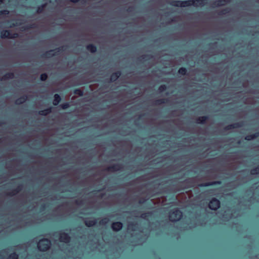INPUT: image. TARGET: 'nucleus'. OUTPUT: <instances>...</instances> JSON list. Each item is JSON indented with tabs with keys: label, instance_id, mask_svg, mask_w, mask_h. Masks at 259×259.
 I'll return each instance as SVG.
<instances>
[{
	"label": "nucleus",
	"instance_id": "22",
	"mask_svg": "<svg viewBox=\"0 0 259 259\" xmlns=\"http://www.w3.org/2000/svg\"><path fill=\"white\" fill-rule=\"evenodd\" d=\"M70 105L68 103H65L61 104L60 106L63 109H66L69 107Z\"/></svg>",
	"mask_w": 259,
	"mask_h": 259
},
{
	"label": "nucleus",
	"instance_id": "33",
	"mask_svg": "<svg viewBox=\"0 0 259 259\" xmlns=\"http://www.w3.org/2000/svg\"><path fill=\"white\" fill-rule=\"evenodd\" d=\"M51 52H52V51H51L49 53L50 54Z\"/></svg>",
	"mask_w": 259,
	"mask_h": 259
},
{
	"label": "nucleus",
	"instance_id": "26",
	"mask_svg": "<svg viewBox=\"0 0 259 259\" xmlns=\"http://www.w3.org/2000/svg\"><path fill=\"white\" fill-rule=\"evenodd\" d=\"M226 4V1L225 0H220L218 1L217 2V5L218 6H223Z\"/></svg>",
	"mask_w": 259,
	"mask_h": 259
},
{
	"label": "nucleus",
	"instance_id": "31",
	"mask_svg": "<svg viewBox=\"0 0 259 259\" xmlns=\"http://www.w3.org/2000/svg\"><path fill=\"white\" fill-rule=\"evenodd\" d=\"M3 3V0H0V4Z\"/></svg>",
	"mask_w": 259,
	"mask_h": 259
},
{
	"label": "nucleus",
	"instance_id": "34",
	"mask_svg": "<svg viewBox=\"0 0 259 259\" xmlns=\"http://www.w3.org/2000/svg\"><path fill=\"white\" fill-rule=\"evenodd\" d=\"M257 201L259 202V200L258 199H257Z\"/></svg>",
	"mask_w": 259,
	"mask_h": 259
},
{
	"label": "nucleus",
	"instance_id": "16",
	"mask_svg": "<svg viewBox=\"0 0 259 259\" xmlns=\"http://www.w3.org/2000/svg\"><path fill=\"white\" fill-rule=\"evenodd\" d=\"M207 119L206 116L199 117L197 119V122L198 123H204Z\"/></svg>",
	"mask_w": 259,
	"mask_h": 259
},
{
	"label": "nucleus",
	"instance_id": "6",
	"mask_svg": "<svg viewBox=\"0 0 259 259\" xmlns=\"http://www.w3.org/2000/svg\"><path fill=\"white\" fill-rule=\"evenodd\" d=\"M17 35V34L14 33L12 34L8 30H4L1 32V37L2 38H15Z\"/></svg>",
	"mask_w": 259,
	"mask_h": 259
},
{
	"label": "nucleus",
	"instance_id": "14",
	"mask_svg": "<svg viewBox=\"0 0 259 259\" xmlns=\"http://www.w3.org/2000/svg\"><path fill=\"white\" fill-rule=\"evenodd\" d=\"M258 133H255V134H253V135H250L246 136L245 137V139L246 140L250 141V140H252L255 139V138L258 137Z\"/></svg>",
	"mask_w": 259,
	"mask_h": 259
},
{
	"label": "nucleus",
	"instance_id": "18",
	"mask_svg": "<svg viewBox=\"0 0 259 259\" xmlns=\"http://www.w3.org/2000/svg\"><path fill=\"white\" fill-rule=\"evenodd\" d=\"M250 174L252 175L259 174V165L256 168L251 169Z\"/></svg>",
	"mask_w": 259,
	"mask_h": 259
},
{
	"label": "nucleus",
	"instance_id": "2",
	"mask_svg": "<svg viewBox=\"0 0 259 259\" xmlns=\"http://www.w3.org/2000/svg\"><path fill=\"white\" fill-rule=\"evenodd\" d=\"M204 0H188L185 1H177L172 2L171 5L176 7H185L189 6L196 7L203 6L205 5Z\"/></svg>",
	"mask_w": 259,
	"mask_h": 259
},
{
	"label": "nucleus",
	"instance_id": "13",
	"mask_svg": "<svg viewBox=\"0 0 259 259\" xmlns=\"http://www.w3.org/2000/svg\"><path fill=\"white\" fill-rule=\"evenodd\" d=\"M240 126V125L239 123H233V124H232L227 126L226 127V130H231L233 128H235L239 127Z\"/></svg>",
	"mask_w": 259,
	"mask_h": 259
},
{
	"label": "nucleus",
	"instance_id": "12",
	"mask_svg": "<svg viewBox=\"0 0 259 259\" xmlns=\"http://www.w3.org/2000/svg\"><path fill=\"white\" fill-rule=\"evenodd\" d=\"M61 101V97L58 94H55L54 95V99L53 100V104L54 105H57Z\"/></svg>",
	"mask_w": 259,
	"mask_h": 259
},
{
	"label": "nucleus",
	"instance_id": "24",
	"mask_svg": "<svg viewBox=\"0 0 259 259\" xmlns=\"http://www.w3.org/2000/svg\"><path fill=\"white\" fill-rule=\"evenodd\" d=\"M9 14V11L8 10H3L0 11V17L2 15H8Z\"/></svg>",
	"mask_w": 259,
	"mask_h": 259
},
{
	"label": "nucleus",
	"instance_id": "23",
	"mask_svg": "<svg viewBox=\"0 0 259 259\" xmlns=\"http://www.w3.org/2000/svg\"><path fill=\"white\" fill-rule=\"evenodd\" d=\"M47 74L46 73H43L42 74L40 75V80H42V81H45L47 79Z\"/></svg>",
	"mask_w": 259,
	"mask_h": 259
},
{
	"label": "nucleus",
	"instance_id": "25",
	"mask_svg": "<svg viewBox=\"0 0 259 259\" xmlns=\"http://www.w3.org/2000/svg\"><path fill=\"white\" fill-rule=\"evenodd\" d=\"M179 73L182 75H184L186 73V69L184 68H181L179 70Z\"/></svg>",
	"mask_w": 259,
	"mask_h": 259
},
{
	"label": "nucleus",
	"instance_id": "4",
	"mask_svg": "<svg viewBox=\"0 0 259 259\" xmlns=\"http://www.w3.org/2000/svg\"><path fill=\"white\" fill-rule=\"evenodd\" d=\"M51 245L50 240L48 239H42L37 243V247L40 251H45L50 248Z\"/></svg>",
	"mask_w": 259,
	"mask_h": 259
},
{
	"label": "nucleus",
	"instance_id": "8",
	"mask_svg": "<svg viewBox=\"0 0 259 259\" xmlns=\"http://www.w3.org/2000/svg\"><path fill=\"white\" fill-rule=\"evenodd\" d=\"M122 227V224L121 222H115L112 224V229L113 230L118 231Z\"/></svg>",
	"mask_w": 259,
	"mask_h": 259
},
{
	"label": "nucleus",
	"instance_id": "5",
	"mask_svg": "<svg viewBox=\"0 0 259 259\" xmlns=\"http://www.w3.org/2000/svg\"><path fill=\"white\" fill-rule=\"evenodd\" d=\"M220 206V201L216 199L213 198L209 203V207L210 209L212 210H217Z\"/></svg>",
	"mask_w": 259,
	"mask_h": 259
},
{
	"label": "nucleus",
	"instance_id": "7",
	"mask_svg": "<svg viewBox=\"0 0 259 259\" xmlns=\"http://www.w3.org/2000/svg\"><path fill=\"white\" fill-rule=\"evenodd\" d=\"M84 222L87 226L92 227L97 223V220L95 219H88L85 220Z\"/></svg>",
	"mask_w": 259,
	"mask_h": 259
},
{
	"label": "nucleus",
	"instance_id": "15",
	"mask_svg": "<svg viewBox=\"0 0 259 259\" xmlns=\"http://www.w3.org/2000/svg\"><path fill=\"white\" fill-rule=\"evenodd\" d=\"M87 49L91 53H94L96 51V47L93 45H89L87 46Z\"/></svg>",
	"mask_w": 259,
	"mask_h": 259
},
{
	"label": "nucleus",
	"instance_id": "20",
	"mask_svg": "<svg viewBox=\"0 0 259 259\" xmlns=\"http://www.w3.org/2000/svg\"><path fill=\"white\" fill-rule=\"evenodd\" d=\"M51 110L50 109H47L44 110H41L39 112V114L42 115H46L50 112Z\"/></svg>",
	"mask_w": 259,
	"mask_h": 259
},
{
	"label": "nucleus",
	"instance_id": "28",
	"mask_svg": "<svg viewBox=\"0 0 259 259\" xmlns=\"http://www.w3.org/2000/svg\"><path fill=\"white\" fill-rule=\"evenodd\" d=\"M166 90V85H161L159 87L158 90L160 92H162Z\"/></svg>",
	"mask_w": 259,
	"mask_h": 259
},
{
	"label": "nucleus",
	"instance_id": "29",
	"mask_svg": "<svg viewBox=\"0 0 259 259\" xmlns=\"http://www.w3.org/2000/svg\"><path fill=\"white\" fill-rule=\"evenodd\" d=\"M70 1L73 3H76V2H78L79 0H70Z\"/></svg>",
	"mask_w": 259,
	"mask_h": 259
},
{
	"label": "nucleus",
	"instance_id": "1",
	"mask_svg": "<svg viewBox=\"0 0 259 259\" xmlns=\"http://www.w3.org/2000/svg\"><path fill=\"white\" fill-rule=\"evenodd\" d=\"M54 236L58 237L60 242L63 243L62 246L59 245V249L65 252H70L72 251V249H70L69 248V245L68 243L70 238L68 234L62 232H56L55 233Z\"/></svg>",
	"mask_w": 259,
	"mask_h": 259
},
{
	"label": "nucleus",
	"instance_id": "19",
	"mask_svg": "<svg viewBox=\"0 0 259 259\" xmlns=\"http://www.w3.org/2000/svg\"><path fill=\"white\" fill-rule=\"evenodd\" d=\"M109 221V219L108 218H103V219H102L99 222V224L100 225H105L107 224L108 223Z\"/></svg>",
	"mask_w": 259,
	"mask_h": 259
},
{
	"label": "nucleus",
	"instance_id": "32",
	"mask_svg": "<svg viewBox=\"0 0 259 259\" xmlns=\"http://www.w3.org/2000/svg\"><path fill=\"white\" fill-rule=\"evenodd\" d=\"M209 185H210V184H208L205 185V186H209Z\"/></svg>",
	"mask_w": 259,
	"mask_h": 259
},
{
	"label": "nucleus",
	"instance_id": "10",
	"mask_svg": "<svg viewBox=\"0 0 259 259\" xmlns=\"http://www.w3.org/2000/svg\"><path fill=\"white\" fill-rule=\"evenodd\" d=\"M120 75V73L119 72H116L113 73L110 77V80L111 81H115Z\"/></svg>",
	"mask_w": 259,
	"mask_h": 259
},
{
	"label": "nucleus",
	"instance_id": "3",
	"mask_svg": "<svg viewBox=\"0 0 259 259\" xmlns=\"http://www.w3.org/2000/svg\"><path fill=\"white\" fill-rule=\"evenodd\" d=\"M182 217V212L178 208L171 210L169 214V218L171 222L179 221Z\"/></svg>",
	"mask_w": 259,
	"mask_h": 259
},
{
	"label": "nucleus",
	"instance_id": "30",
	"mask_svg": "<svg viewBox=\"0 0 259 259\" xmlns=\"http://www.w3.org/2000/svg\"><path fill=\"white\" fill-rule=\"evenodd\" d=\"M0 259H6L2 255L0 254Z\"/></svg>",
	"mask_w": 259,
	"mask_h": 259
},
{
	"label": "nucleus",
	"instance_id": "21",
	"mask_svg": "<svg viewBox=\"0 0 259 259\" xmlns=\"http://www.w3.org/2000/svg\"><path fill=\"white\" fill-rule=\"evenodd\" d=\"M8 259H18V256L15 253H13L9 256Z\"/></svg>",
	"mask_w": 259,
	"mask_h": 259
},
{
	"label": "nucleus",
	"instance_id": "9",
	"mask_svg": "<svg viewBox=\"0 0 259 259\" xmlns=\"http://www.w3.org/2000/svg\"><path fill=\"white\" fill-rule=\"evenodd\" d=\"M121 166L119 164H114L113 165L109 167L108 170L110 171H115L120 169Z\"/></svg>",
	"mask_w": 259,
	"mask_h": 259
},
{
	"label": "nucleus",
	"instance_id": "11",
	"mask_svg": "<svg viewBox=\"0 0 259 259\" xmlns=\"http://www.w3.org/2000/svg\"><path fill=\"white\" fill-rule=\"evenodd\" d=\"M27 99V97L26 96L21 97L16 100L15 103L16 104H22L23 103L25 102Z\"/></svg>",
	"mask_w": 259,
	"mask_h": 259
},
{
	"label": "nucleus",
	"instance_id": "17",
	"mask_svg": "<svg viewBox=\"0 0 259 259\" xmlns=\"http://www.w3.org/2000/svg\"><path fill=\"white\" fill-rule=\"evenodd\" d=\"M14 74L12 73H8L6 74L3 77V79L6 80V79H11L14 77Z\"/></svg>",
	"mask_w": 259,
	"mask_h": 259
},
{
	"label": "nucleus",
	"instance_id": "27",
	"mask_svg": "<svg viewBox=\"0 0 259 259\" xmlns=\"http://www.w3.org/2000/svg\"><path fill=\"white\" fill-rule=\"evenodd\" d=\"M74 93L75 94L78 95L80 96H81L83 95V93H82V91H81L80 90H79V89L75 90L74 91Z\"/></svg>",
	"mask_w": 259,
	"mask_h": 259
}]
</instances>
